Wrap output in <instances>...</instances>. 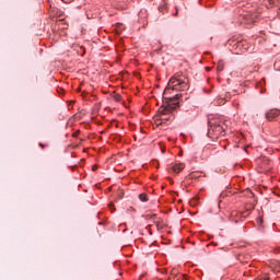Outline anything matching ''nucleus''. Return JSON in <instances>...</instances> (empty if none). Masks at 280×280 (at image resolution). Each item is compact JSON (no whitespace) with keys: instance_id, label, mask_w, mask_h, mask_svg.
I'll return each instance as SVG.
<instances>
[{"instance_id":"7ed1b4c3","label":"nucleus","mask_w":280,"mask_h":280,"mask_svg":"<svg viewBox=\"0 0 280 280\" xmlns=\"http://www.w3.org/2000/svg\"><path fill=\"white\" fill-rule=\"evenodd\" d=\"M226 132H224V127L218 120H210L209 128H208V137L211 139L218 137H224Z\"/></svg>"},{"instance_id":"6ab92c4d","label":"nucleus","mask_w":280,"mask_h":280,"mask_svg":"<svg viewBox=\"0 0 280 280\" xmlns=\"http://www.w3.org/2000/svg\"><path fill=\"white\" fill-rule=\"evenodd\" d=\"M198 200V198H194L192 200H191V202H196Z\"/></svg>"},{"instance_id":"1a4fd4ad","label":"nucleus","mask_w":280,"mask_h":280,"mask_svg":"<svg viewBox=\"0 0 280 280\" xmlns=\"http://www.w3.org/2000/svg\"><path fill=\"white\" fill-rule=\"evenodd\" d=\"M264 5H266V8H272L275 0H264Z\"/></svg>"},{"instance_id":"f8f14e48","label":"nucleus","mask_w":280,"mask_h":280,"mask_svg":"<svg viewBox=\"0 0 280 280\" xmlns=\"http://www.w3.org/2000/svg\"><path fill=\"white\" fill-rule=\"evenodd\" d=\"M217 70L218 71H224V62L219 61L218 66H217Z\"/></svg>"},{"instance_id":"5701e85b","label":"nucleus","mask_w":280,"mask_h":280,"mask_svg":"<svg viewBox=\"0 0 280 280\" xmlns=\"http://www.w3.org/2000/svg\"><path fill=\"white\" fill-rule=\"evenodd\" d=\"M113 207V203H109V208H112Z\"/></svg>"},{"instance_id":"393cba45","label":"nucleus","mask_w":280,"mask_h":280,"mask_svg":"<svg viewBox=\"0 0 280 280\" xmlns=\"http://www.w3.org/2000/svg\"><path fill=\"white\" fill-rule=\"evenodd\" d=\"M71 104H73V101H71Z\"/></svg>"},{"instance_id":"4be33fe9","label":"nucleus","mask_w":280,"mask_h":280,"mask_svg":"<svg viewBox=\"0 0 280 280\" xmlns=\"http://www.w3.org/2000/svg\"><path fill=\"white\" fill-rule=\"evenodd\" d=\"M163 154H165V149H162Z\"/></svg>"},{"instance_id":"20e7f679","label":"nucleus","mask_w":280,"mask_h":280,"mask_svg":"<svg viewBox=\"0 0 280 280\" xmlns=\"http://www.w3.org/2000/svg\"><path fill=\"white\" fill-rule=\"evenodd\" d=\"M50 19H58L60 16H65V12L58 9L56 5H50L49 10Z\"/></svg>"},{"instance_id":"4468645a","label":"nucleus","mask_w":280,"mask_h":280,"mask_svg":"<svg viewBox=\"0 0 280 280\" xmlns=\"http://www.w3.org/2000/svg\"><path fill=\"white\" fill-rule=\"evenodd\" d=\"M74 119H82V113H78L73 115Z\"/></svg>"},{"instance_id":"9b49d317","label":"nucleus","mask_w":280,"mask_h":280,"mask_svg":"<svg viewBox=\"0 0 280 280\" xmlns=\"http://www.w3.org/2000/svg\"><path fill=\"white\" fill-rule=\"evenodd\" d=\"M139 200H141V202H148V195H145V194H140V195H139Z\"/></svg>"},{"instance_id":"423d86ee","label":"nucleus","mask_w":280,"mask_h":280,"mask_svg":"<svg viewBox=\"0 0 280 280\" xmlns=\"http://www.w3.org/2000/svg\"><path fill=\"white\" fill-rule=\"evenodd\" d=\"M279 115H280L279 109H271L266 113V118L268 119V121H275V118L279 117Z\"/></svg>"},{"instance_id":"f257e3e1","label":"nucleus","mask_w":280,"mask_h":280,"mask_svg":"<svg viewBox=\"0 0 280 280\" xmlns=\"http://www.w3.org/2000/svg\"><path fill=\"white\" fill-rule=\"evenodd\" d=\"M180 98V94H176L173 97L164 96L163 105L158 110L156 124L158 126H162L165 121H170L174 119V116L165 117V115H170L174 110H176V106H178V100Z\"/></svg>"},{"instance_id":"0eeeda50","label":"nucleus","mask_w":280,"mask_h":280,"mask_svg":"<svg viewBox=\"0 0 280 280\" xmlns=\"http://www.w3.org/2000/svg\"><path fill=\"white\" fill-rule=\"evenodd\" d=\"M261 14V11H257V13H250L245 15V23H254L255 19Z\"/></svg>"},{"instance_id":"6e6552de","label":"nucleus","mask_w":280,"mask_h":280,"mask_svg":"<svg viewBox=\"0 0 280 280\" xmlns=\"http://www.w3.org/2000/svg\"><path fill=\"white\" fill-rule=\"evenodd\" d=\"M80 135V131L77 130L74 133H72V139H75L74 144H72V148H78V145H80V143H82V139L80 137H78Z\"/></svg>"},{"instance_id":"f03ea898","label":"nucleus","mask_w":280,"mask_h":280,"mask_svg":"<svg viewBox=\"0 0 280 280\" xmlns=\"http://www.w3.org/2000/svg\"><path fill=\"white\" fill-rule=\"evenodd\" d=\"M189 89V78L182 72L172 77L164 90V95H170L172 91H187Z\"/></svg>"},{"instance_id":"a211bd4d","label":"nucleus","mask_w":280,"mask_h":280,"mask_svg":"<svg viewBox=\"0 0 280 280\" xmlns=\"http://www.w3.org/2000/svg\"><path fill=\"white\" fill-rule=\"evenodd\" d=\"M235 215H237V212L236 211L232 212V218H235Z\"/></svg>"},{"instance_id":"aec40b11","label":"nucleus","mask_w":280,"mask_h":280,"mask_svg":"<svg viewBox=\"0 0 280 280\" xmlns=\"http://www.w3.org/2000/svg\"><path fill=\"white\" fill-rule=\"evenodd\" d=\"M95 170H97V166L94 165V166H93V172H95Z\"/></svg>"},{"instance_id":"2eb2a0df","label":"nucleus","mask_w":280,"mask_h":280,"mask_svg":"<svg viewBox=\"0 0 280 280\" xmlns=\"http://www.w3.org/2000/svg\"><path fill=\"white\" fill-rule=\"evenodd\" d=\"M236 47H237V48L244 47V42H238V43L236 44Z\"/></svg>"},{"instance_id":"dca6fc26","label":"nucleus","mask_w":280,"mask_h":280,"mask_svg":"<svg viewBox=\"0 0 280 280\" xmlns=\"http://www.w3.org/2000/svg\"><path fill=\"white\" fill-rule=\"evenodd\" d=\"M119 198H124V191L120 190L119 194H118Z\"/></svg>"},{"instance_id":"9d476101","label":"nucleus","mask_w":280,"mask_h":280,"mask_svg":"<svg viewBox=\"0 0 280 280\" xmlns=\"http://www.w3.org/2000/svg\"><path fill=\"white\" fill-rule=\"evenodd\" d=\"M124 32V25L122 24H116V34H121Z\"/></svg>"},{"instance_id":"f3484780","label":"nucleus","mask_w":280,"mask_h":280,"mask_svg":"<svg viewBox=\"0 0 280 280\" xmlns=\"http://www.w3.org/2000/svg\"><path fill=\"white\" fill-rule=\"evenodd\" d=\"M63 3H67V4H69V3H71V0H61Z\"/></svg>"},{"instance_id":"412c9836","label":"nucleus","mask_w":280,"mask_h":280,"mask_svg":"<svg viewBox=\"0 0 280 280\" xmlns=\"http://www.w3.org/2000/svg\"><path fill=\"white\" fill-rule=\"evenodd\" d=\"M206 71H211V68H206Z\"/></svg>"},{"instance_id":"b1692460","label":"nucleus","mask_w":280,"mask_h":280,"mask_svg":"<svg viewBox=\"0 0 280 280\" xmlns=\"http://www.w3.org/2000/svg\"><path fill=\"white\" fill-rule=\"evenodd\" d=\"M279 268H280V262L278 264Z\"/></svg>"},{"instance_id":"ddd939ff","label":"nucleus","mask_w":280,"mask_h":280,"mask_svg":"<svg viewBox=\"0 0 280 280\" xmlns=\"http://www.w3.org/2000/svg\"><path fill=\"white\" fill-rule=\"evenodd\" d=\"M268 279H270V278L268 277V273H265V275L258 277V280H268Z\"/></svg>"},{"instance_id":"39448f33","label":"nucleus","mask_w":280,"mask_h":280,"mask_svg":"<svg viewBox=\"0 0 280 280\" xmlns=\"http://www.w3.org/2000/svg\"><path fill=\"white\" fill-rule=\"evenodd\" d=\"M185 170L184 163H177L168 168V172H173V174H180Z\"/></svg>"}]
</instances>
